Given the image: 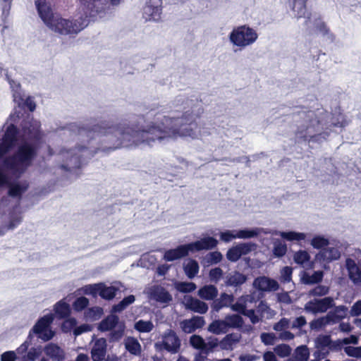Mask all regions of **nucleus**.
Masks as SVG:
<instances>
[{
    "mask_svg": "<svg viewBox=\"0 0 361 361\" xmlns=\"http://www.w3.org/2000/svg\"><path fill=\"white\" fill-rule=\"evenodd\" d=\"M196 127L195 116L192 112L186 111L180 117H158L155 122H151L146 128L137 124L130 126L125 123L115 126L106 121L87 125L82 128L91 138L95 135H111L116 137L118 142L117 145L109 147L114 150L121 145L145 144L152 146L156 141L192 136Z\"/></svg>",
    "mask_w": 361,
    "mask_h": 361,
    "instance_id": "f257e3e1",
    "label": "nucleus"
},
{
    "mask_svg": "<svg viewBox=\"0 0 361 361\" xmlns=\"http://www.w3.org/2000/svg\"><path fill=\"white\" fill-rule=\"evenodd\" d=\"M18 135L19 129L11 123L0 139V159H2V168L18 178L25 173L37 154V147L35 145L24 142L18 147L13 154L5 157L16 145Z\"/></svg>",
    "mask_w": 361,
    "mask_h": 361,
    "instance_id": "f03ea898",
    "label": "nucleus"
},
{
    "mask_svg": "<svg viewBox=\"0 0 361 361\" xmlns=\"http://www.w3.org/2000/svg\"><path fill=\"white\" fill-rule=\"evenodd\" d=\"M39 15L44 23L53 31L61 35L76 34L83 27L76 21L64 19L59 16H55L46 0H35Z\"/></svg>",
    "mask_w": 361,
    "mask_h": 361,
    "instance_id": "7ed1b4c3",
    "label": "nucleus"
},
{
    "mask_svg": "<svg viewBox=\"0 0 361 361\" xmlns=\"http://www.w3.org/2000/svg\"><path fill=\"white\" fill-rule=\"evenodd\" d=\"M298 123L295 132V137L302 141H315L321 134H316L319 130L321 121L314 111L306 110L297 113Z\"/></svg>",
    "mask_w": 361,
    "mask_h": 361,
    "instance_id": "20e7f679",
    "label": "nucleus"
},
{
    "mask_svg": "<svg viewBox=\"0 0 361 361\" xmlns=\"http://www.w3.org/2000/svg\"><path fill=\"white\" fill-rule=\"evenodd\" d=\"M257 38V31L247 25L234 27L229 35L230 42L240 49L252 45Z\"/></svg>",
    "mask_w": 361,
    "mask_h": 361,
    "instance_id": "39448f33",
    "label": "nucleus"
},
{
    "mask_svg": "<svg viewBox=\"0 0 361 361\" xmlns=\"http://www.w3.org/2000/svg\"><path fill=\"white\" fill-rule=\"evenodd\" d=\"M53 319L51 314H47L39 318L30 330L27 338L31 339L32 334H35L44 341L51 340L54 336V332L50 328Z\"/></svg>",
    "mask_w": 361,
    "mask_h": 361,
    "instance_id": "423d86ee",
    "label": "nucleus"
},
{
    "mask_svg": "<svg viewBox=\"0 0 361 361\" xmlns=\"http://www.w3.org/2000/svg\"><path fill=\"white\" fill-rule=\"evenodd\" d=\"M334 306V301L331 297H325L322 299H314L305 305V310L314 314L326 312Z\"/></svg>",
    "mask_w": 361,
    "mask_h": 361,
    "instance_id": "0eeeda50",
    "label": "nucleus"
},
{
    "mask_svg": "<svg viewBox=\"0 0 361 361\" xmlns=\"http://www.w3.org/2000/svg\"><path fill=\"white\" fill-rule=\"evenodd\" d=\"M162 0H147L143 8V17L146 20H159L161 18Z\"/></svg>",
    "mask_w": 361,
    "mask_h": 361,
    "instance_id": "6e6552de",
    "label": "nucleus"
},
{
    "mask_svg": "<svg viewBox=\"0 0 361 361\" xmlns=\"http://www.w3.org/2000/svg\"><path fill=\"white\" fill-rule=\"evenodd\" d=\"M22 130L30 140L39 142L42 140V132L40 123L37 121H23L21 124Z\"/></svg>",
    "mask_w": 361,
    "mask_h": 361,
    "instance_id": "1a4fd4ad",
    "label": "nucleus"
},
{
    "mask_svg": "<svg viewBox=\"0 0 361 361\" xmlns=\"http://www.w3.org/2000/svg\"><path fill=\"white\" fill-rule=\"evenodd\" d=\"M308 0H288V5L296 18H306L305 24L311 19V13H307V1Z\"/></svg>",
    "mask_w": 361,
    "mask_h": 361,
    "instance_id": "9d476101",
    "label": "nucleus"
},
{
    "mask_svg": "<svg viewBox=\"0 0 361 361\" xmlns=\"http://www.w3.org/2000/svg\"><path fill=\"white\" fill-rule=\"evenodd\" d=\"M217 245L218 240L212 236L204 237L199 240L188 243L191 252H200L204 250H212L215 248Z\"/></svg>",
    "mask_w": 361,
    "mask_h": 361,
    "instance_id": "9b49d317",
    "label": "nucleus"
},
{
    "mask_svg": "<svg viewBox=\"0 0 361 361\" xmlns=\"http://www.w3.org/2000/svg\"><path fill=\"white\" fill-rule=\"evenodd\" d=\"M190 252L188 243L180 245L176 248L166 250L163 259L166 262H173L188 256Z\"/></svg>",
    "mask_w": 361,
    "mask_h": 361,
    "instance_id": "f8f14e48",
    "label": "nucleus"
},
{
    "mask_svg": "<svg viewBox=\"0 0 361 361\" xmlns=\"http://www.w3.org/2000/svg\"><path fill=\"white\" fill-rule=\"evenodd\" d=\"M331 337L330 335H319L314 341L315 348H317V357L325 358L329 354V346L331 344Z\"/></svg>",
    "mask_w": 361,
    "mask_h": 361,
    "instance_id": "ddd939ff",
    "label": "nucleus"
},
{
    "mask_svg": "<svg viewBox=\"0 0 361 361\" xmlns=\"http://www.w3.org/2000/svg\"><path fill=\"white\" fill-rule=\"evenodd\" d=\"M253 284L257 289L263 292L276 291L279 288L276 280L264 276L256 278Z\"/></svg>",
    "mask_w": 361,
    "mask_h": 361,
    "instance_id": "4468645a",
    "label": "nucleus"
},
{
    "mask_svg": "<svg viewBox=\"0 0 361 361\" xmlns=\"http://www.w3.org/2000/svg\"><path fill=\"white\" fill-rule=\"evenodd\" d=\"M151 297L159 303L169 304L173 300L171 293L161 286H154L151 290Z\"/></svg>",
    "mask_w": 361,
    "mask_h": 361,
    "instance_id": "2eb2a0df",
    "label": "nucleus"
},
{
    "mask_svg": "<svg viewBox=\"0 0 361 361\" xmlns=\"http://www.w3.org/2000/svg\"><path fill=\"white\" fill-rule=\"evenodd\" d=\"M106 353V341L104 338L96 340L91 350L92 358L94 361H102Z\"/></svg>",
    "mask_w": 361,
    "mask_h": 361,
    "instance_id": "dca6fc26",
    "label": "nucleus"
},
{
    "mask_svg": "<svg viewBox=\"0 0 361 361\" xmlns=\"http://www.w3.org/2000/svg\"><path fill=\"white\" fill-rule=\"evenodd\" d=\"M247 277L243 273L233 271L228 273L225 278V285L228 287L238 288L246 282Z\"/></svg>",
    "mask_w": 361,
    "mask_h": 361,
    "instance_id": "f3484780",
    "label": "nucleus"
},
{
    "mask_svg": "<svg viewBox=\"0 0 361 361\" xmlns=\"http://www.w3.org/2000/svg\"><path fill=\"white\" fill-rule=\"evenodd\" d=\"M234 300V297L232 294H227L223 293L220 295L219 298H215L212 303V308L214 312H219L223 307H228Z\"/></svg>",
    "mask_w": 361,
    "mask_h": 361,
    "instance_id": "a211bd4d",
    "label": "nucleus"
},
{
    "mask_svg": "<svg viewBox=\"0 0 361 361\" xmlns=\"http://www.w3.org/2000/svg\"><path fill=\"white\" fill-rule=\"evenodd\" d=\"M185 305L188 309L200 314H205L209 308L206 302L193 297L187 300Z\"/></svg>",
    "mask_w": 361,
    "mask_h": 361,
    "instance_id": "6ab92c4d",
    "label": "nucleus"
},
{
    "mask_svg": "<svg viewBox=\"0 0 361 361\" xmlns=\"http://www.w3.org/2000/svg\"><path fill=\"white\" fill-rule=\"evenodd\" d=\"M218 289L214 285H205L198 290V295L205 300H213L218 295Z\"/></svg>",
    "mask_w": 361,
    "mask_h": 361,
    "instance_id": "aec40b11",
    "label": "nucleus"
},
{
    "mask_svg": "<svg viewBox=\"0 0 361 361\" xmlns=\"http://www.w3.org/2000/svg\"><path fill=\"white\" fill-rule=\"evenodd\" d=\"M28 188L29 183L25 180L21 183H12L8 185V194L12 197H20Z\"/></svg>",
    "mask_w": 361,
    "mask_h": 361,
    "instance_id": "412c9836",
    "label": "nucleus"
},
{
    "mask_svg": "<svg viewBox=\"0 0 361 361\" xmlns=\"http://www.w3.org/2000/svg\"><path fill=\"white\" fill-rule=\"evenodd\" d=\"M348 308L345 306L340 305L334 308V310L327 313L326 317H329L330 323L336 324L344 319L347 315Z\"/></svg>",
    "mask_w": 361,
    "mask_h": 361,
    "instance_id": "4be33fe9",
    "label": "nucleus"
},
{
    "mask_svg": "<svg viewBox=\"0 0 361 361\" xmlns=\"http://www.w3.org/2000/svg\"><path fill=\"white\" fill-rule=\"evenodd\" d=\"M163 345L167 351L176 353L180 347V340L176 334L172 331L165 337Z\"/></svg>",
    "mask_w": 361,
    "mask_h": 361,
    "instance_id": "5701e85b",
    "label": "nucleus"
},
{
    "mask_svg": "<svg viewBox=\"0 0 361 361\" xmlns=\"http://www.w3.org/2000/svg\"><path fill=\"white\" fill-rule=\"evenodd\" d=\"M44 351L48 356L57 361H62L64 359L63 350L56 344L49 343L45 346Z\"/></svg>",
    "mask_w": 361,
    "mask_h": 361,
    "instance_id": "b1692460",
    "label": "nucleus"
},
{
    "mask_svg": "<svg viewBox=\"0 0 361 361\" xmlns=\"http://www.w3.org/2000/svg\"><path fill=\"white\" fill-rule=\"evenodd\" d=\"M118 288L114 286H106L104 283H99L98 295L103 299L112 300L115 298Z\"/></svg>",
    "mask_w": 361,
    "mask_h": 361,
    "instance_id": "393cba45",
    "label": "nucleus"
},
{
    "mask_svg": "<svg viewBox=\"0 0 361 361\" xmlns=\"http://www.w3.org/2000/svg\"><path fill=\"white\" fill-rule=\"evenodd\" d=\"M118 321V317L116 315L108 316L99 323L98 329L102 332L112 330L116 326Z\"/></svg>",
    "mask_w": 361,
    "mask_h": 361,
    "instance_id": "a878e982",
    "label": "nucleus"
},
{
    "mask_svg": "<svg viewBox=\"0 0 361 361\" xmlns=\"http://www.w3.org/2000/svg\"><path fill=\"white\" fill-rule=\"evenodd\" d=\"M54 312L56 317L59 319L68 318L71 312L70 305L63 300H60L56 303Z\"/></svg>",
    "mask_w": 361,
    "mask_h": 361,
    "instance_id": "bb28decb",
    "label": "nucleus"
},
{
    "mask_svg": "<svg viewBox=\"0 0 361 361\" xmlns=\"http://www.w3.org/2000/svg\"><path fill=\"white\" fill-rule=\"evenodd\" d=\"M318 256L320 259L331 262L338 259L340 257L341 254L338 249L335 247H329L321 250L318 254Z\"/></svg>",
    "mask_w": 361,
    "mask_h": 361,
    "instance_id": "cd10ccee",
    "label": "nucleus"
},
{
    "mask_svg": "<svg viewBox=\"0 0 361 361\" xmlns=\"http://www.w3.org/2000/svg\"><path fill=\"white\" fill-rule=\"evenodd\" d=\"M14 101L18 103L19 106L23 108H27L30 111H34L36 108V104L31 97H27L25 99L20 95V94L16 93L13 94Z\"/></svg>",
    "mask_w": 361,
    "mask_h": 361,
    "instance_id": "c85d7f7f",
    "label": "nucleus"
},
{
    "mask_svg": "<svg viewBox=\"0 0 361 361\" xmlns=\"http://www.w3.org/2000/svg\"><path fill=\"white\" fill-rule=\"evenodd\" d=\"M227 323L225 320L217 319L213 321L208 327V331L219 335L221 334H225L228 331Z\"/></svg>",
    "mask_w": 361,
    "mask_h": 361,
    "instance_id": "c756f323",
    "label": "nucleus"
},
{
    "mask_svg": "<svg viewBox=\"0 0 361 361\" xmlns=\"http://www.w3.org/2000/svg\"><path fill=\"white\" fill-rule=\"evenodd\" d=\"M102 1V0H79L81 6H84V12L87 17L94 16L96 13H99L98 9L96 8L95 4Z\"/></svg>",
    "mask_w": 361,
    "mask_h": 361,
    "instance_id": "7c9ffc66",
    "label": "nucleus"
},
{
    "mask_svg": "<svg viewBox=\"0 0 361 361\" xmlns=\"http://www.w3.org/2000/svg\"><path fill=\"white\" fill-rule=\"evenodd\" d=\"M200 267L198 262L193 259H190L188 262L183 266V270L186 276L192 279L199 272Z\"/></svg>",
    "mask_w": 361,
    "mask_h": 361,
    "instance_id": "2f4dec72",
    "label": "nucleus"
},
{
    "mask_svg": "<svg viewBox=\"0 0 361 361\" xmlns=\"http://www.w3.org/2000/svg\"><path fill=\"white\" fill-rule=\"evenodd\" d=\"M126 349L132 355H139L141 352V346L138 341L133 338L129 337L125 343Z\"/></svg>",
    "mask_w": 361,
    "mask_h": 361,
    "instance_id": "473e14b6",
    "label": "nucleus"
},
{
    "mask_svg": "<svg viewBox=\"0 0 361 361\" xmlns=\"http://www.w3.org/2000/svg\"><path fill=\"white\" fill-rule=\"evenodd\" d=\"M238 341L239 336L237 334H228L220 341V346L223 350H228L232 348L233 345Z\"/></svg>",
    "mask_w": 361,
    "mask_h": 361,
    "instance_id": "72a5a7b5",
    "label": "nucleus"
},
{
    "mask_svg": "<svg viewBox=\"0 0 361 361\" xmlns=\"http://www.w3.org/2000/svg\"><path fill=\"white\" fill-rule=\"evenodd\" d=\"M225 322L227 323V328H238L242 326L243 324V318L238 314H232L226 316Z\"/></svg>",
    "mask_w": 361,
    "mask_h": 361,
    "instance_id": "f704fd0d",
    "label": "nucleus"
},
{
    "mask_svg": "<svg viewBox=\"0 0 361 361\" xmlns=\"http://www.w3.org/2000/svg\"><path fill=\"white\" fill-rule=\"evenodd\" d=\"M323 272L322 271H314L312 275L305 274L302 281L305 284L318 283L322 281Z\"/></svg>",
    "mask_w": 361,
    "mask_h": 361,
    "instance_id": "c9c22d12",
    "label": "nucleus"
},
{
    "mask_svg": "<svg viewBox=\"0 0 361 361\" xmlns=\"http://www.w3.org/2000/svg\"><path fill=\"white\" fill-rule=\"evenodd\" d=\"M310 357V351L307 345H300L295 349V361H307Z\"/></svg>",
    "mask_w": 361,
    "mask_h": 361,
    "instance_id": "e433bc0d",
    "label": "nucleus"
},
{
    "mask_svg": "<svg viewBox=\"0 0 361 361\" xmlns=\"http://www.w3.org/2000/svg\"><path fill=\"white\" fill-rule=\"evenodd\" d=\"M281 236L288 240V241H293V240H302L306 238V235L304 233H298L295 231H288V232H281Z\"/></svg>",
    "mask_w": 361,
    "mask_h": 361,
    "instance_id": "4c0bfd02",
    "label": "nucleus"
},
{
    "mask_svg": "<svg viewBox=\"0 0 361 361\" xmlns=\"http://www.w3.org/2000/svg\"><path fill=\"white\" fill-rule=\"evenodd\" d=\"M293 259L298 264L304 266V264L308 262L310 259V255L306 250H298L293 255Z\"/></svg>",
    "mask_w": 361,
    "mask_h": 361,
    "instance_id": "58836bf2",
    "label": "nucleus"
},
{
    "mask_svg": "<svg viewBox=\"0 0 361 361\" xmlns=\"http://www.w3.org/2000/svg\"><path fill=\"white\" fill-rule=\"evenodd\" d=\"M329 244V239L321 235H316L311 240V245L315 249H326Z\"/></svg>",
    "mask_w": 361,
    "mask_h": 361,
    "instance_id": "ea45409f",
    "label": "nucleus"
},
{
    "mask_svg": "<svg viewBox=\"0 0 361 361\" xmlns=\"http://www.w3.org/2000/svg\"><path fill=\"white\" fill-rule=\"evenodd\" d=\"M259 234L258 228L243 229L236 232L237 238L247 239L257 237Z\"/></svg>",
    "mask_w": 361,
    "mask_h": 361,
    "instance_id": "a19ab883",
    "label": "nucleus"
},
{
    "mask_svg": "<svg viewBox=\"0 0 361 361\" xmlns=\"http://www.w3.org/2000/svg\"><path fill=\"white\" fill-rule=\"evenodd\" d=\"M190 345L195 349L204 350L207 348V344L199 335H192L190 338Z\"/></svg>",
    "mask_w": 361,
    "mask_h": 361,
    "instance_id": "79ce46f5",
    "label": "nucleus"
},
{
    "mask_svg": "<svg viewBox=\"0 0 361 361\" xmlns=\"http://www.w3.org/2000/svg\"><path fill=\"white\" fill-rule=\"evenodd\" d=\"M135 329L141 333H148L152 330L153 324L150 321L140 319L135 322Z\"/></svg>",
    "mask_w": 361,
    "mask_h": 361,
    "instance_id": "37998d69",
    "label": "nucleus"
},
{
    "mask_svg": "<svg viewBox=\"0 0 361 361\" xmlns=\"http://www.w3.org/2000/svg\"><path fill=\"white\" fill-rule=\"evenodd\" d=\"M329 317H322L318 319H313L310 323V326L312 329H320L327 324H331L329 321Z\"/></svg>",
    "mask_w": 361,
    "mask_h": 361,
    "instance_id": "c03bdc74",
    "label": "nucleus"
},
{
    "mask_svg": "<svg viewBox=\"0 0 361 361\" xmlns=\"http://www.w3.org/2000/svg\"><path fill=\"white\" fill-rule=\"evenodd\" d=\"M89 302L90 301L87 298L84 296L79 297L73 302V308L76 312H81L88 306Z\"/></svg>",
    "mask_w": 361,
    "mask_h": 361,
    "instance_id": "a18cd8bd",
    "label": "nucleus"
},
{
    "mask_svg": "<svg viewBox=\"0 0 361 361\" xmlns=\"http://www.w3.org/2000/svg\"><path fill=\"white\" fill-rule=\"evenodd\" d=\"M103 314V309L100 307H92L88 308L85 312V317L88 319L96 320Z\"/></svg>",
    "mask_w": 361,
    "mask_h": 361,
    "instance_id": "49530a36",
    "label": "nucleus"
},
{
    "mask_svg": "<svg viewBox=\"0 0 361 361\" xmlns=\"http://www.w3.org/2000/svg\"><path fill=\"white\" fill-rule=\"evenodd\" d=\"M329 288L324 285H318L311 289L309 295L312 296H324L329 293Z\"/></svg>",
    "mask_w": 361,
    "mask_h": 361,
    "instance_id": "de8ad7c7",
    "label": "nucleus"
},
{
    "mask_svg": "<svg viewBox=\"0 0 361 361\" xmlns=\"http://www.w3.org/2000/svg\"><path fill=\"white\" fill-rule=\"evenodd\" d=\"M287 252V246L285 243L280 241L274 243L273 254L275 257H283Z\"/></svg>",
    "mask_w": 361,
    "mask_h": 361,
    "instance_id": "09e8293b",
    "label": "nucleus"
},
{
    "mask_svg": "<svg viewBox=\"0 0 361 361\" xmlns=\"http://www.w3.org/2000/svg\"><path fill=\"white\" fill-rule=\"evenodd\" d=\"M241 256L249 254L256 247V244L253 243H242L236 245Z\"/></svg>",
    "mask_w": 361,
    "mask_h": 361,
    "instance_id": "8fccbe9b",
    "label": "nucleus"
},
{
    "mask_svg": "<svg viewBox=\"0 0 361 361\" xmlns=\"http://www.w3.org/2000/svg\"><path fill=\"white\" fill-rule=\"evenodd\" d=\"M195 288V284L192 282H180L176 285L177 290L181 293H185L193 291Z\"/></svg>",
    "mask_w": 361,
    "mask_h": 361,
    "instance_id": "3c124183",
    "label": "nucleus"
},
{
    "mask_svg": "<svg viewBox=\"0 0 361 361\" xmlns=\"http://www.w3.org/2000/svg\"><path fill=\"white\" fill-rule=\"evenodd\" d=\"M224 274L223 270L220 267L212 269L209 272V277L212 282L218 283Z\"/></svg>",
    "mask_w": 361,
    "mask_h": 361,
    "instance_id": "603ef678",
    "label": "nucleus"
},
{
    "mask_svg": "<svg viewBox=\"0 0 361 361\" xmlns=\"http://www.w3.org/2000/svg\"><path fill=\"white\" fill-rule=\"evenodd\" d=\"M275 353L281 357L288 356L291 353L290 347L287 344H280L276 345L274 349Z\"/></svg>",
    "mask_w": 361,
    "mask_h": 361,
    "instance_id": "864d4df0",
    "label": "nucleus"
},
{
    "mask_svg": "<svg viewBox=\"0 0 361 361\" xmlns=\"http://www.w3.org/2000/svg\"><path fill=\"white\" fill-rule=\"evenodd\" d=\"M241 257V255L240 254L239 250L237 247L233 246L232 247L229 248L226 253V258L233 262H237L240 258Z\"/></svg>",
    "mask_w": 361,
    "mask_h": 361,
    "instance_id": "5fc2aeb1",
    "label": "nucleus"
},
{
    "mask_svg": "<svg viewBox=\"0 0 361 361\" xmlns=\"http://www.w3.org/2000/svg\"><path fill=\"white\" fill-rule=\"evenodd\" d=\"M293 268L288 266L283 267L281 270L280 280L283 283H288L292 280Z\"/></svg>",
    "mask_w": 361,
    "mask_h": 361,
    "instance_id": "6e6d98bb",
    "label": "nucleus"
},
{
    "mask_svg": "<svg viewBox=\"0 0 361 361\" xmlns=\"http://www.w3.org/2000/svg\"><path fill=\"white\" fill-rule=\"evenodd\" d=\"M222 259V255L219 251L211 252L207 255V260L211 264H217Z\"/></svg>",
    "mask_w": 361,
    "mask_h": 361,
    "instance_id": "4d7b16f0",
    "label": "nucleus"
},
{
    "mask_svg": "<svg viewBox=\"0 0 361 361\" xmlns=\"http://www.w3.org/2000/svg\"><path fill=\"white\" fill-rule=\"evenodd\" d=\"M344 351L350 357L361 356V347L347 346L344 348Z\"/></svg>",
    "mask_w": 361,
    "mask_h": 361,
    "instance_id": "13d9d810",
    "label": "nucleus"
},
{
    "mask_svg": "<svg viewBox=\"0 0 361 361\" xmlns=\"http://www.w3.org/2000/svg\"><path fill=\"white\" fill-rule=\"evenodd\" d=\"M40 351L35 348H31L27 355L23 357V361H35L39 355Z\"/></svg>",
    "mask_w": 361,
    "mask_h": 361,
    "instance_id": "bf43d9fd",
    "label": "nucleus"
},
{
    "mask_svg": "<svg viewBox=\"0 0 361 361\" xmlns=\"http://www.w3.org/2000/svg\"><path fill=\"white\" fill-rule=\"evenodd\" d=\"M316 29L322 33L324 36L331 35L334 37L333 34L331 33L329 28L324 21H319L316 24Z\"/></svg>",
    "mask_w": 361,
    "mask_h": 361,
    "instance_id": "052dcab7",
    "label": "nucleus"
},
{
    "mask_svg": "<svg viewBox=\"0 0 361 361\" xmlns=\"http://www.w3.org/2000/svg\"><path fill=\"white\" fill-rule=\"evenodd\" d=\"M289 327V320L286 318H282L274 326V329L276 331H281Z\"/></svg>",
    "mask_w": 361,
    "mask_h": 361,
    "instance_id": "680f3d73",
    "label": "nucleus"
},
{
    "mask_svg": "<svg viewBox=\"0 0 361 361\" xmlns=\"http://www.w3.org/2000/svg\"><path fill=\"white\" fill-rule=\"evenodd\" d=\"M99 291V283L87 285L84 287V293L87 295L96 296Z\"/></svg>",
    "mask_w": 361,
    "mask_h": 361,
    "instance_id": "e2e57ef3",
    "label": "nucleus"
},
{
    "mask_svg": "<svg viewBox=\"0 0 361 361\" xmlns=\"http://www.w3.org/2000/svg\"><path fill=\"white\" fill-rule=\"evenodd\" d=\"M344 343H343V339H337L336 341H333L331 339V344L329 346V352H338L341 350Z\"/></svg>",
    "mask_w": 361,
    "mask_h": 361,
    "instance_id": "0e129e2a",
    "label": "nucleus"
},
{
    "mask_svg": "<svg viewBox=\"0 0 361 361\" xmlns=\"http://www.w3.org/2000/svg\"><path fill=\"white\" fill-rule=\"evenodd\" d=\"M220 238L222 241L225 243H228L231 241L233 239L237 238L236 233L233 234L231 231H226L224 232H221L220 234Z\"/></svg>",
    "mask_w": 361,
    "mask_h": 361,
    "instance_id": "69168bd1",
    "label": "nucleus"
},
{
    "mask_svg": "<svg viewBox=\"0 0 361 361\" xmlns=\"http://www.w3.org/2000/svg\"><path fill=\"white\" fill-rule=\"evenodd\" d=\"M191 322V319H185L181 322V328L184 332L190 334L195 331Z\"/></svg>",
    "mask_w": 361,
    "mask_h": 361,
    "instance_id": "338daca9",
    "label": "nucleus"
},
{
    "mask_svg": "<svg viewBox=\"0 0 361 361\" xmlns=\"http://www.w3.org/2000/svg\"><path fill=\"white\" fill-rule=\"evenodd\" d=\"M190 319L192 321L191 323L192 325H193L195 330L202 328L205 324L204 319L202 317H193Z\"/></svg>",
    "mask_w": 361,
    "mask_h": 361,
    "instance_id": "774afa93",
    "label": "nucleus"
}]
</instances>
